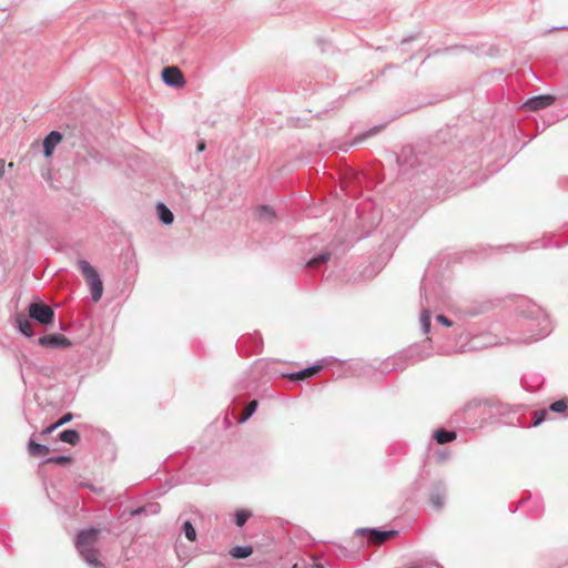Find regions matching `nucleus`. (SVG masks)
Instances as JSON below:
<instances>
[{
	"mask_svg": "<svg viewBox=\"0 0 568 568\" xmlns=\"http://www.w3.org/2000/svg\"><path fill=\"white\" fill-rule=\"evenodd\" d=\"M204 149H205V143L204 142H200L199 145H197V151L202 152V151H204Z\"/></svg>",
	"mask_w": 568,
	"mask_h": 568,
	"instance_id": "28",
	"label": "nucleus"
},
{
	"mask_svg": "<svg viewBox=\"0 0 568 568\" xmlns=\"http://www.w3.org/2000/svg\"><path fill=\"white\" fill-rule=\"evenodd\" d=\"M78 267L91 287L92 300L100 301L103 294V284L97 270L85 260L79 261Z\"/></svg>",
	"mask_w": 568,
	"mask_h": 568,
	"instance_id": "2",
	"label": "nucleus"
},
{
	"mask_svg": "<svg viewBox=\"0 0 568 568\" xmlns=\"http://www.w3.org/2000/svg\"><path fill=\"white\" fill-rule=\"evenodd\" d=\"M253 554L251 546H236L230 550V555L235 559H244Z\"/></svg>",
	"mask_w": 568,
	"mask_h": 568,
	"instance_id": "12",
	"label": "nucleus"
},
{
	"mask_svg": "<svg viewBox=\"0 0 568 568\" xmlns=\"http://www.w3.org/2000/svg\"><path fill=\"white\" fill-rule=\"evenodd\" d=\"M6 166H8L9 169H13L14 168V163L13 162H9L8 164H6Z\"/></svg>",
	"mask_w": 568,
	"mask_h": 568,
	"instance_id": "29",
	"label": "nucleus"
},
{
	"mask_svg": "<svg viewBox=\"0 0 568 568\" xmlns=\"http://www.w3.org/2000/svg\"><path fill=\"white\" fill-rule=\"evenodd\" d=\"M39 344L44 347L67 348L71 345L70 341L61 334H48L39 338Z\"/></svg>",
	"mask_w": 568,
	"mask_h": 568,
	"instance_id": "5",
	"label": "nucleus"
},
{
	"mask_svg": "<svg viewBox=\"0 0 568 568\" xmlns=\"http://www.w3.org/2000/svg\"><path fill=\"white\" fill-rule=\"evenodd\" d=\"M29 316L42 325H49L53 322L54 311L44 303H31L28 307Z\"/></svg>",
	"mask_w": 568,
	"mask_h": 568,
	"instance_id": "3",
	"label": "nucleus"
},
{
	"mask_svg": "<svg viewBox=\"0 0 568 568\" xmlns=\"http://www.w3.org/2000/svg\"><path fill=\"white\" fill-rule=\"evenodd\" d=\"M156 210H158L160 220L164 224H171L173 222V220H174L173 213L163 203H159L156 206Z\"/></svg>",
	"mask_w": 568,
	"mask_h": 568,
	"instance_id": "15",
	"label": "nucleus"
},
{
	"mask_svg": "<svg viewBox=\"0 0 568 568\" xmlns=\"http://www.w3.org/2000/svg\"><path fill=\"white\" fill-rule=\"evenodd\" d=\"M420 322L423 324L425 333L429 331L430 327V313L428 311H424L420 315Z\"/></svg>",
	"mask_w": 568,
	"mask_h": 568,
	"instance_id": "22",
	"label": "nucleus"
},
{
	"mask_svg": "<svg viewBox=\"0 0 568 568\" xmlns=\"http://www.w3.org/2000/svg\"><path fill=\"white\" fill-rule=\"evenodd\" d=\"M162 80L170 87L183 88L185 85V78L178 67H165L162 70Z\"/></svg>",
	"mask_w": 568,
	"mask_h": 568,
	"instance_id": "4",
	"label": "nucleus"
},
{
	"mask_svg": "<svg viewBox=\"0 0 568 568\" xmlns=\"http://www.w3.org/2000/svg\"><path fill=\"white\" fill-rule=\"evenodd\" d=\"M71 460L72 459L69 456H59V457L47 459V463H53V464H57V465H67V464H70Z\"/></svg>",
	"mask_w": 568,
	"mask_h": 568,
	"instance_id": "23",
	"label": "nucleus"
},
{
	"mask_svg": "<svg viewBox=\"0 0 568 568\" xmlns=\"http://www.w3.org/2000/svg\"><path fill=\"white\" fill-rule=\"evenodd\" d=\"M58 427H60L59 425H57V423H54L53 425L49 426L48 428H45L43 430V434H51L54 429H57Z\"/></svg>",
	"mask_w": 568,
	"mask_h": 568,
	"instance_id": "27",
	"label": "nucleus"
},
{
	"mask_svg": "<svg viewBox=\"0 0 568 568\" xmlns=\"http://www.w3.org/2000/svg\"><path fill=\"white\" fill-rule=\"evenodd\" d=\"M59 438L63 443H68L70 445H77L80 442V435L74 429L63 430L62 433H60Z\"/></svg>",
	"mask_w": 568,
	"mask_h": 568,
	"instance_id": "13",
	"label": "nucleus"
},
{
	"mask_svg": "<svg viewBox=\"0 0 568 568\" xmlns=\"http://www.w3.org/2000/svg\"><path fill=\"white\" fill-rule=\"evenodd\" d=\"M72 419V414L68 413L63 415L58 422L57 425L62 426L67 423H69Z\"/></svg>",
	"mask_w": 568,
	"mask_h": 568,
	"instance_id": "25",
	"label": "nucleus"
},
{
	"mask_svg": "<svg viewBox=\"0 0 568 568\" xmlns=\"http://www.w3.org/2000/svg\"><path fill=\"white\" fill-rule=\"evenodd\" d=\"M554 413H564L568 409V398H561L549 406Z\"/></svg>",
	"mask_w": 568,
	"mask_h": 568,
	"instance_id": "17",
	"label": "nucleus"
},
{
	"mask_svg": "<svg viewBox=\"0 0 568 568\" xmlns=\"http://www.w3.org/2000/svg\"><path fill=\"white\" fill-rule=\"evenodd\" d=\"M322 368V365H314L298 373L290 374L286 377L291 381H304L320 373Z\"/></svg>",
	"mask_w": 568,
	"mask_h": 568,
	"instance_id": "9",
	"label": "nucleus"
},
{
	"mask_svg": "<svg viewBox=\"0 0 568 568\" xmlns=\"http://www.w3.org/2000/svg\"><path fill=\"white\" fill-rule=\"evenodd\" d=\"M184 532H185V537L190 541H194L195 540L196 531H195L194 527L192 526V524L190 521H185L184 523Z\"/></svg>",
	"mask_w": 568,
	"mask_h": 568,
	"instance_id": "21",
	"label": "nucleus"
},
{
	"mask_svg": "<svg viewBox=\"0 0 568 568\" xmlns=\"http://www.w3.org/2000/svg\"><path fill=\"white\" fill-rule=\"evenodd\" d=\"M457 437V434L455 432H447L444 429H438L434 434V438L438 444H446L449 442L455 440Z\"/></svg>",
	"mask_w": 568,
	"mask_h": 568,
	"instance_id": "14",
	"label": "nucleus"
},
{
	"mask_svg": "<svg viewBox=\"0 0 568 568\" xmlns=\"http://www.w3.org/2000/svg\"><path fill=\"white\" fill-rule=\"evenodd\" d=\"M251 517V513L245 509L237 510L235 514V524L242 527L246 520Z\"/></svg>",
	"mask_w": 568,
	"mask_h": 568,
	"instance_id": "19",
	"label": "nucleus"
},
{
	"mask_svg": "<svg viewBox=\"0 0 568 568\" xmlns=\"http://www.w3.org/2000/svg\"><path fill=\"white\" fill-rule=\"evenodd\" d=\"M62 141V134L58 131L50 132L43 141L44 155L51 156L54 148Z\"/></svg>",
	"mask_w": 568,
	"mask_h": 568,
	"instance_id": "8",
	"label": "nucleus"
},
{
	"mask_svg": "<svg viewBox=\"0 0 568 568\" xmlns=\"http://www.w3.org/2000/svg\"><path fill=\"white\" fill-rule=\"evenodd\" d=\"M257 407V400H251L246 407L244 408L240 422H245L247 418L252 416Z\"/></svg>",
	"mask_w": 568,
	"mask_h": 568,
	"instance_id": "18",
	"label": "nucleus"
},
{
	"mask_svg": "<svg viewBox=\"0 0 568 568\" xmlns=\"http://www.w3.org/2000/svg\"><path fill=\"white\" fill-rule=\"evenodd\" d=\"M555 102V97L552 95H538L535 98L529 99L525 103V108H527L530 111H538L541 109H545L549 105H551Z\"/></svg>",
	"mask_w": 568,
	"mask_h": 568,
	"instance_id": "6",
	"label": "nucleus"
},
{
	"mask_svg": "<svg viewBox=\"0 0 568 568\" xmlns=\"http://www.w3.org/2000/svg\"><path fill=\"white\" fill-rule=\"evenodd\" d=\"M257 219L261 221H272L275 217L274 211L268 206H262L256 212Z\"/></svg>",
	"mask_w": 568,
	"mask_h": 568,
	"instance_id": "16",
	"label": "nucleus"
},
{
	"mask_svg": "<svg viewBox=\"0 0 568 568\" xmlns=\"http://www.w3.org/2000/svg\"><path fill=\"white\" fill-rule=\"evenodd\" d=\"M546 415H547L546 410L536 412L535 416H534L535 417L534 425L535 426L539 425L546 418Z\"/></svg>",
	"mask_w": 568,
	"mask_h": 568,
	"instance_id": "24",
	"label": "nucleus"
},
{
	"mask_svg": "<svg viewBox=\"0 0 568 568\" xmlns=\"http://www.w3.org/2000/svg\"><path fill=\"white\" fill-rule=\"evenodd\" d=\"M17 324H18L19 331L23 335H26L28 337H31L33 335V326L23 314H19L17 316Z\"/></svg>",
	"mask_w": 568,
	"mask_h": 568,
	"instance_id": "10",
	"label": "nucleus"
},
{
	"mask_svg": "<svg viewBox=\"0 0 568 568\" xmlns=\"http://www.w3.org/2000/svg\"><path fill=\"white\" fill-rule=\"evenodd\" d=\"M28 450H29V454L33 457H42V456L48 455L50 452L49 447H47L45 445L36 443L33 440H30V443L28 445Z\"/></svg>",
	"mask_w": 568,
	"mask_h": 568,
	"instance_id": "11",
	"label": "nucleus"
},
{
	"mask_svg": "<svg viewBox=\"0 0 568 568\" xmlns=\"http://www.w3.org/2000/svg\"><path fill=\"white\" fill-rule=\"evenodd\" d=\"M362 534H367L368 539L376 545H381L388 540L390 537L395 536L397 532L395 530H388V531H379L375 529H362Z\"/></svg>",
	"mask_w": 568,
	"mask_h": 568,
	"instance_id": "7",
	"label": "nucleus"
},
{
	"mask_svg": "<svg viewBox=\"0 0 568 568\" xmlns=\"http://www.w3.org/2000/svg\"><path fill=\"white\" fill-rule=\"evenodd\" d=\"M329 256L331 255L328 253L320 254L318 256H316V257L312 258L311 261H308L307 266L316 267L320 264H323V263L327 262L329 260Z\"/></svg>",
	"mask_w": 568,
	"mask_h": 568,
	"instance_id": "20",
	"label": "nucleus"
},
{
	"mask_svg": "<svg viewBox=\"0 0 568 568\" xmlns=\"http://www.w3.org/2000/svg\"><path fill=\"white\" fill-rule=\"evenodd\" d=\"M437 321L447 327L452 326V322L444 315H438Z\"/></svg>",
	"mask_w": 568,
	"mask_h": 568,
	"instance_id": "26",
	"label": "nucleus"
},
{
	"mask_svg": "<svg viewBox=\"0 0 568 568\" xmlns=\"http://www.w3.org/2000/svg\"><path fill=\"white\" fill-rule=\"evenodd\" d=\"M99 535V529H85L79 532L75 542L77 549L83 560L93 568H104L101 560V551L97 548Z\"/></svg>",
	"mask_w": 568,
	"mask_h": 568,
	"instance_id": "1",
	"label": "nucleus"
}]
</instances>
